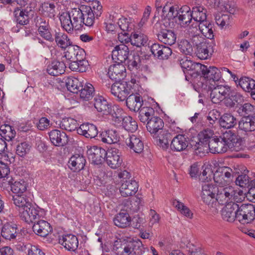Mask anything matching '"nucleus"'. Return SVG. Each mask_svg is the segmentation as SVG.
Wrapping results in <instances>:
<instances>
[{"instance_id":"obj_1","label":"nucleus","mask_w":255,"mask_h":255,"mask_svg":"<svg viewBox=\"0 0 255 255\" xmlns=\"http://www.w3.org/2000/svg\"><path fill=\"white\" fill-rule=\"evenodd\" d=\"M87 17L85 5L71 8L68 12H63L59 16L62 27L67 32L72 33L74 30H81L84 25L87 26Z\"/></svg>"},{"instance_id":"obj_2","label":"nucleus","mask_w":255,"mask_h":255,"mask_svg":"<svg viewBox=\"0 0 255 255\" xmlns=\"http://www.w3.org/2000/svg\"><path fill=\"white\" fill-rule=\"evenodd\" d=\"M234 134L231 132L224 133L223 137H214L208 143L210 151L213 153H223L228 149L238 150L241 147V141Z\"/></svg>"},{"instance_id":"obj_3","label":"nucleus","mask_w":255,"mask_h":255,"mask_svg":"<svg viewBox=\"0 0 255 255\" xmlns=\"http://www.w3.org/2000/svg\"><path fill=\"white\" fill-rule=\"evenodd\" d=\"M143 249L140 240L137 239L129 242L115 243L113 251L117 255H141Z\"/></svg>"},{"instance_id":"obj_4","label":"nucleus","mask_w":255,"mask_h":255,"mask_svg":"<svg viewBox=\"0 0 255 255\" xmlns=\"http://www.w3.org/2000/svg\"><path fill=\"white\" fill-rule=\"evenodd\" d=\"M255 219V207L252 204H243L236 213V220L241 224H251Z\"/></svg>"},{"instance_id":"obj_5","label":"nucleus","mask_w":255,"mask_h":255,"mask_svg":"<svg viewBox=\"0 0 255 255\" xmlns=\"http://www.w3.org/2000/svg\"><path fill=\"white\" fill-rule=\"evenodd\" d=\"M239 192L235 189L232 186H228L225 188H218L215 201L222 205L227 204L229 203L234 202L236 197L238 196Z\"/></svg>"},{"instance_id":"obj_6","label":"nucleus","mask_w":255,"mask_h":255,"mask_svg":"<svg viewBox=\"0 0 255 255\" xmlns=\"http://www.w3.org/2000/svg\"><path fill=\"white\" fill-rule=\"evenodd\" d=\"M234 172L230 167H219L214 174V180L216 185L221 187L228 185L232 181Z\"/></svg>"},{"instance_id":"obj_7","label":"nucleus","mask_w":255,"mask_h":255,"mask_svg":"<svg viewBox=\"0 0 255 255\" xmlns=\"http://www.w3.org/2000/svg\"><path fill=\"white\" fill-rule=\"evenodd\" d=\"M210 99L214 104L220 103L228 96H229L230 88L227 85H217L210 87Z\"/></svg>"},{"instance_id":"obj_8","label":"nucleus","mask_w":255,"mask_h":255,"mask_svg":"<svg viewBox=\"0 0 255 255\" xmlns=\"http://www.w3.org/2000/svg\"><path fill=\"white\" fill-rule=\"evenodd\" d=\"M180 65L184 72L191 75L192 77H196L201 74L202 69L204 70L205 65L199 63L193 62L187 59H181Z\"/></svg>"},{"instance_id":"obj_9","label":"nucleus","mask_w":255,"mask_h":255,"mask_svg":"<svg viewBox=\"0 0 255 255\" xmlns=\"http://www.w3.org/2000/svg\"><path fill=\"white\" fill-rule=\"evenodd\" d=\"M131 87L126 82H117L112 84L111 88L112 94L120 101H124L130 93Z\"/></svg>"},{"instance_id":"obj_10","label":"nucleus","mask_w":255,"mask_h":255,"mask_svg":"<svg viewBox=\"0 0 255 255\" xmlns=\"http://www.w3.org/2000/svg\"><path fill=\"white\" fill-rule=\"evenodd\" d=\"M87 12L86 19L87 26H91L93 25L95 18L100 16L102 13V6L99 1H93L92 7L85 6Z\"/></svg>"},{"instance_id":"obj_11","label":"nucleus","mask_w":255,"mask_h":255,"mask_svg":"<svg viewBox=\"0 0 255 255\" xmlns=\"http://www.w3.org/2000/svg\"><path fill=\"white\" fill-rule=\"evenodd\" d=\"M59 243L66 250L70 252H75L79 246L78 238L72 234H67L59 236Z\"/></svg>"},{"instance_id":"obj_12","label":"nucleus","mask_w":255,"mask_h":255,"mask_svg":"<svg viewBox=\"0 0 255 255\" xmlns=\"http://www.w3.org/2000/svg\"><path fill=\"white\" fill-rule=\"evenodd\" d=\"M105 158L106 163L112 169L118 168L123 162L120 150L115 148L109 149L106 151Z\"/></svg>"},{"instance_id":"obj_13","label":"nucleus","mask_w":255,"mask_h":255,"mask_svg":"<svg viewBox=\"0 0 255 255\" xmlns=\"http://www.w3.org/2000/svg\"><path fill=\"white\" fill-rule=\"evenodd\" d=\"M218 188L214 185L205 183L202 185L201 197L203 201L208 205L215 202V194Z\"/></svg>"},{"instance_id":"obj_14","label":"nucleus","mask_w":255,"mask_h":255,"mask_svg":"<svg viewBox=\"0 0 255 255\" xmlns=\"http://www.w3.org/2000/svg\"><path fill=\"white\" fill-rule=\"evenodd\" d=\"M19 216L22 220L27 223H34L41 218L39 211L33 207L31 204L25 210H20Z\"/></svg>"},{"instance_id":"obj_15","label":"nucleus","mask_w":255,"mask_h":255,"mask_svg":"<svg viewBox=\"0 0 255 255\" xmlns=\"http://www.w3.org/2000/svg\"><path fill=\"white\" fill-rule=\"evenodd\" d=\"M87 153L88 158L92 162L99 164L105 158L106 151L100 147L93 146L88 149Z\"/></svg>"},{"instance_id":"obj_16","label":"nucleus","mask_w":255,"mask_h":255,"mask_svg":"<svg viewBox=\"0 0 255 255\" xmlns=\"http://www.w3.org/2000/svg\"><path fill=\"white\" fill-rule=\"evenodd\" d=\"M138 188V184L135 180H125L121 184L120 192L123 197L131 196L137 192Z\"/></svg>"},{"instance_id":"obj_17","label":"nucleus","mask_w":255,"mask_h":255,"mask_svg":"<svg viewBox=\"0 0 255 255\" xmlns=\"http://www.w3.org/2000/svg\"><path fill=\"white\" fill-rule=\"evenodd\" d=\"M66 49L64 57L69 61H77L78 59L80 60L85 57L84 50L77 45L72 44Z\"/></svg>"},{"instance_id":"obj_18","label":"nucleus","mask_w":255,"mask_h":255,"mask_svg":"<svg viewBox=\"0 0 255 255\" xmlns=\"http://www.w3.org/2000/svg\"><path fill=\"white\" fill-rule=\"evenodd\" d=\"M108 74L111 79L120 81L126 76V68L121 63L115 64L109 67Z\"/></svg>"},{"instance_id":"obj_19","label":"nucleus","mask_w":255,"mask_h":255,"mask_svg":"<svg viewBox=\"0 0 255 255\" xmlns=\"http://www.w3.org/2000/svg\"><path fill=\"white\" fill-rule=\"evenodd\" d=\"M239 205L235 202L226 204L222 210V217L224 220L232 222L236 220V213L239 209Z\"/></svg>"},{"instance_id":"obj_20","label":"nucleus","mask_w":255,"mask_h":255,"mask_svg":"<svg viewBox=\"0 0 255 255\" xmlns=\"http://www.w3.org/2000/svg\"><path fill=\"white\" fill-rule=\"evenodd\" d=\"M50 140L55 146H63L68 142L69 138L65 132L58 129L51 130L49 133Z\"/></svg>"},{"instance_id":"obj_21","label":"nucleus","mask_w":255,"mask_h":255,"mask_svg":"<svg viewBox=\"0 0 255 255\" xmlns=\"http://www.w3.org/2000/svg\"><path fill=\"white\" fill-rule=\"evenodd\" d=\"M164 122L159 117H151L146 124L147 130L153 136H156L157 133L163 130Z\"/></svg>"},{"instance_id":"obj_22","label":"nucleus","mask_w":255,"mask_h":255,"mask_svg":"<svg viewBox=\"0 0 255 255\" xmlns=\"http://www.w3.org/2000/svg\"><path fill=\"white\" fill-rule=\"evenodd\" d=\"M32 229L36 234L42 237H46L52 231L50 224L40 219L34 222Z\"/></svg>"},{"instance_id":"obj_23","label":"nucleus","mask_w":255,"mask_h":255,"mask_svg":"<svg viewBox=\"0 0 255 255\" xmlns=\"http://www.w3.org/2000/svg\"><path fill=\"white\" fill-rule=\"evenodd\" d=\"M36 25L38 27V31L41 37L51 42L54 40L48 21L41 17L37 18Z\"/></svg>"},{"instance_id":"obj_24","label":"nucleus","mask_w":255,"mask_h":255,"mask_svg":"<svg viewBox=\"0 0 255 255\" xmlns=\"http://www.w3.org/2000/svg\"><path fill=\"white\" fill-rule=\"evenodd\" d=\"M112 58L118 63H123L128 58L129 56L128 47L125 44H120L115 47L112 51Z\"/></svg>"},{"instance_id":"obj_25","label":"nucleus","mask_w":255,"mask_h":255,"mask_svg":"<svg viewBox=\"0 0 255 255\" xmlns=\"http://www.w3.org/2000/svg\"><path fill=\"white\" fill-rule=\"evenodd\" d=\"M85 164V157L82 155L76 154L70 158L68 166L73 172H79L84 168Z\"/></svg>"},{"instance_id":"obj_26","label":"nucleus","mask_w":255,"mask_h":255,"mask_svg":"<svg viewBox=\"0 0 255 255\" xmlns=\"http://www.w3.org/2000/svg\"><path fill=\"white\" fill-rule=\"evenodd\" d=\"M125 142L126 145L132 150L135 153H140L143 150V143L141 139L135 135H128L126 138Z\"/></svg>"},{"instance_id":"obj_27","label":"nucleus","mask_w":255,"mask_h":255,"mask_svg":"<svg viewBox=\"0 0 255 255\" xmlns=\"http://www.w3.org/2000/svg\"><path fill=\"white\" fill-rule=\"evenodd\" d=\"M198 29L197 25L195 26L196 31H192L194 34H198L197 31H199L207 38L212 39L214 38L213 30V24L209 21L206 20L198 24Z\"/></svg>"},{"instance_id":"obj_28","label":"nucleus","mask_w":255,"mask_h":255,"mask_svg":"<svg viewBox=\"0 0 255 255\" xmlns=\"http://www.w3.org/2000/svg\"><path fill=\"white\" fill-rule=\"evenodd\" d=\"M188 145V140L184 135L178 134L171 140L170 148L173 151H181Z\"/></svg>"},{"instance_id":"obj_29","label":"nucleus","mask_w":255,"mask_h":255,"mask_svg":"<svg viewBox=\"0 0 255 255\" xmlns=\"http://www.w3.org/2000/svg\"><path fill=\"white\" fill-rule=\"evenodd\" d=\"M196 55L201 59H207L210 57L213 50L211 45H209L206 41L200 42L199 43H196Z\"/></svg>"},{"instance_id":"obj_30","label":"nucleus","mask_w":255,"mask_h":255,"mask_svg":"<svg viewBox=\"0 0 255 255\" xmlns=\"http://www.w3.org/2000/svg\"><path fill=\"white\" fill-rule=\"evenodd\" d=\"M201 74L209 81L218 82L221 78V71L216 67L209 66L207 67L205 65L204 70L201 71Z\"/></svg>"},{"instance_id":"obj_31","label":"nucleus","mask_w":255,"mask_h":255,"mask_svg":"<svg viewBox=\"0 0 255 255\" xmlns=\"http://www.w3.org/2000/svg\"><path fill=\"white\" fill-rule=\"evenodd\" d=\"M239 128L246 133L255 130V117H244L239 122Z\"/></svg>"},{"instance_id":"obj_32","label":"nucleus","mask_w":255,"mask_h":255,"mask_svg":"<svg viewBox=\"0 0 255 255\" xmlns=\"http://www.w3.org/2000/svg\"><path fill=\"white\" fill-rule=\"evenodd\" d=\"M126 98V105L130 111L137 112L140 110L143 100L139 94H132Z\"/></svg>"},{"instance_id":"obj_33","label":"nucleus","mask_w":255,"mask_h":255,"mask_svg":"<svg viewBox=\"0 0 255 255\" xmlns=\"http://www.w3.org/2000/svg\"><path fill=\"white\" fill-rule=\"evenodd\" d=\"M114 222L116 226L124 228L129 226L131 218L127 210H121L114 218Z\"/></svg>"},{"instance_id":"obj_34","label":"nucleus","mask_w":255,"mask_h":255,"mask_svg":"<svg viewBox=\"0 0 255 255\" xmlns=\"http://www.w3.org/2000/svg\"><path fill=\"white\" fill-rule=\"evenodd\" d=\"M78 133L84 135L87 138H94L98 134V129L96 126L89 123L82 124L77 129Z\"/></svg>"},{"instance_id":"obj_35","label":"nucleus","mask_w":255,"mask_h":255,"mask_svg":"<svg viewBox=\"0 0 255 255\" xmlns=\"http://www.w3.org/2000/svg\"><path fill=\"white\" fill-rule=\"evenodd\" d=\"M17 234V226L12 223L4 224L1 230V236L6 240H11L16 238Z\"/></svg>"},{"instance_id":"obj_36","label":"nucleus","mask_w":255,"mask_h":255,"mask_svg":"<svg viewBox=\"0 0 255 255\" xmlns=\"http://www.w3.org/2000/svg\"><path fill=\"white\" fill-rule=\"evenodd\" d=\"M100 138L103 142L108 144L117 143L120 139L118 132L112 129L103 131L100 134Z\"/></svg>"},{"instance_id":"obj_37","label":"nucleus","mask_w":255,"mask_h":255,"mask_svg":"<svg viewBox=\"0 0 255 255\" xmlns=\"http://www.w3.org/2000/svg\"><path fill=\"white\" fill-rule=\"evenodd\" d=\"M158 40L161 42L170 45L174 44L176 40V35L171 30H163L157 34Z\"/></svg>"},{"instance_id":"obj_38","label":"nucleus","mask_w":255,"mask_h":255,"mask_svg":"<svg viewBox=\"0 0 255 255\" xmlns=\"http://www.w3.org/2000/svg\"><path fill=\"white\" fill-rule=\"evenodd\" d=\"M66 65L63 62L53 61L48 65L47 68L48 73L57 76L63 74L65 71Z\"/></svg>"},{"instance_id":"obj_39","label":"nucleus","mask_w":255,"mask_h":255,"mask_svg":"<svg viewBox=\"0 0 255 255\" xmlns=\"http://www.w3.org/2000/svg\"><path fill=\"white\" fill-rule=\"evenodd\" d=\"M14 19L20 25H26L29 22V12L22 7H16L13 11Z\"/></svg>"},{"instance_id":"obj_40","label":"nucleus","mask_w":255,"mask_h":255,"mask_svg":"<svg viewBox=\"0 0 255 255\" xmlns=\"http://www.w3.org/2000/svg\"><path fill=\"white\" fill-rule=\"evenodd\" d=\"M53 39L55 40L57 46L62 49H66L72 44V42L67 34L63 32H56Z\"/></svg>"},{"instance_id":"obj_41","label":"nucleus","mask_w":255,"mask_h":255,"mask_svg":"<svg viewBox=\"0 0 255 255\" xmlns=\"http://www.w3.org/2000/svg\"><path fill=\"white\" fill-rule=\"evenodd\" d=\"M208 3L221 11H226L230 13L235 12L234 8L228 3V0H207Z\"/></svg>"},{"instance_id":"obj_42","label":"nucleus","mask_w":255,"mask_h":255,"mask_svg":"<svg viewBox=\"0 0 255 255\" xmlns=\"http://www.w3.org/2000/svg\"><path fill=\"white\" fill-rule=\"evenodd\" d=\"M94 106L99 112H102L104 115L110 114V107L107 100L102 96L96 97L94 99Z\"/></svg>"},{"instance_id":"obj_43","label":"nucleus","mask_w":255,"mask_h":255,"mask_svg":"<svg viewBox=\"0 0 255 255\" xmlns=\"http://www.w3.org/2000/svg\"><path fill=\"white\" fill-rule=\"evenodd\" d=\"M153 137L157 138L158 141V144L160 147L166 149L169 146V141L172 138V135L168 131L163 129L157 133L156 136Z\"/></svg>"},{"instance_id":"obj_44","label":"nucleus","mask_w":255,"mask_h":255,"mask_svg":"<svg viewBox=\"0 0 255 255\" xmlns=\"http://www.w3.org/2000/svg\"><path fill=\"white\" fill-rule=\"evenodd\" d=\"M13 204L18 208L19 212L23 211L31 204L28 197L22 194H15L12 196Z\"/></svg>"},{"instance_id":"obj_45","label":"nucleus","mask_w":255,"mask_h":255,"mask_svg":"<svg viewBox=\"0 0 255 255\" xmlns=\"http://www.w3.org/2000/svg\"><path fill=\"white\" fill-rule=\"evenodd\" d=\"M207 10L201 5L192 7V15L193 19L198 23L207 20Z\"/></svg>"},{"instance_id":"obj_46","label":"nucleus","mask_w":255,"mask_h":255,"mask_svg":"<svg viewBox=\"0 0 255 255\" xmlns=\"http://www.w3.org/2000/svg\"><path fill=\"white\" fill-rule=\"evenodd\" d=\"M178 15V6L166 4L162 8V17L168 20L173 19Z\"/></svg>"},{"instance_id":"obj_47","label":"nucleus","mask_w":255,"mask_h":255,"mask_svg":"<svg viewBox=\"0 0 255 255\" xmlns=\"http://www.w3.org/2000/svg\"><path fill=\"white\" fill-rule=\"evenodd\" d=\"M220 126L225 128H233L237 123L235 117L230 114H224L219 120Z\"/></svg>"},{"instance_id":"obj_48","label":"nucleus","mask_w":255,"mask_h":255,"mask_svg":"<svg viewBox=\"0 0 255 255\" xmlns=\"http://www.w3.org/2000/svg\"><path fill=\"white\" fill-rule=\"evenodd\" d=\"M67 89L72 93H78L80 89L83 87L81 82L74 77H68L65 81Z\"/></svg>"},{"instance_id":"obj_49","label":"nucleus","mask_w":255,"mask_h":255,"mask_svg":"<svg viewBox=\"0 0 255 255\" xmlns=\"http://www.w3.org/2000/svg\"><path fill=\"white\" fill-rule=\"evenodd\" d=\"M0 135L5 140H11L15 135V131L9 125H1L0 128Z\"/></svg>"},{"instance_id":"obj_50","label":"nucleus","mask_w":255,"mask_h":255,"mask_svg":"<svg viewBox=\"0 0 255 255\" xmlns=\"http://www.w3.org/2000/svg\"><path fill=\"white\" fill-rule=\"evenodd\" d=\"M117 23L118 28L122 31H131L134 27L133 20L130 18L122 17L119 19Z\"/></svg>"},{"instance_id":"obj_51","label":"nucleus","mask_w":255,"mask_h":255,"mask_svg":"<svg viewBox=\"0 0 255 255\" xmlns=\"http://www.w3.org/2000/svg\"><path fill=\"white\" fill-rule=\"evenodd\" d=\"M78 126L77 121L71 118H63L60 124L61 128L69 131L75 130Z\"/></svg>"},{"instance_id":"obj_52","label":"nucleus","mask_w":255,"mask_h":255,"mask_svg":"<svg viewBox=\"0 0 255 255\" xmlns=\"http://www.w3.org/2000/svg\"><path fill=\"white\" fill-rule=\"evenodd\" d=\"M216 23L221 28H223L229 26L231 23L232 16L229 14L218 13L215 16Z\"/></svg>"},{"instance_id":"obj_53","label":"nucleus","mask_w":255,"mask_h":255,"mask_svg":"<svg viewBox=\"0 0 255 255\" xmlns=\"http://www.w3.org/2000/svg\"><path fill=\"white\" fill-rule=\"evenodd\" d=\"M122 126L126 130L131 132L136 131L138 128L136 122L130 116L123 119Z\"/></svg>"},{"instance_id":"obj_54","label":"nucleus","mask_w":255,"mask_h":255,"mask_svg":"<svg viewBox=\"0 0 255 255\" xmlns=\"http://www.w3.org/2000/svg\"><path fill=\"white\" fill-rule=\"evenodd\" d=\"M239 85L244 91L249 93L255 86V81L252 78L244 77L239 80Z\"/></svg>"},{"instance_id":"obj_55","label":"nucleus","mask_w":255,"mask_h":255,"mask_svg":"<svg viewBox=\"0 0 255 255\" xmlns=\"http://www.w3.org/2000/svg\"><path fill=\"white\" fill-rule=\"evenodd\" d=\"M80 96L84 100H89L94 95V88L93 85L90 83L86 84L84 87L80 89Z\"/></svg>"},{"instance_id":"obj_56","label":"nucleus","mask_w":255,"mask_h":255,"mask_svg":"<svg viewBox=\"0 0 255 255\" xmlns=\"http://www.w3.org/2000/svg\"><path fill=\"white\" fill-rule=\"evenodd\" d=\"M55 7L53 3L44 2L41 4L39 11L44 16L52 17L55 15Z\"/></svg>"},{"instance_id":"obj_57","label":"nucleus","mask_w":255,"mask_h":255,"mask_svg":"<svg viewBox=\"0 0 255 255\" xmlns=\"http://www.w3.org/2000/svg\"><path fill=\"white\" fill-rule=\"evenodd\" d=\"M131 44L136 47H140L146 43L147 36L141 33H134L131 35Z\"/></svg>"},{"instance_id":"obj_58","label":"nucleus","mask_w":255,"mask_h":255,"mask_svg":"<svg viewBox=\"0 0 255 255\" xmlns=\"http://www.w3.org/2000/svg\"><path fill=\"white\" fill-rule=\"evenodd\" d=\"M178 48L181 53L185 55H191L193 52L192 45L186 39H182L179 42Z\"/></svg>"},{"instance_id":"obj_59","label":"nucleus","mask_w":255,"mask_h":255,"mask_svg":"<svg viewBox=\"0 0 255 255\" xmlns=\"http://www.w3.org/2000/svg\"><path fill=\"white\" fill-rule=\"evenodd\" d=\"M27 189L26 183L23 180L15 181L11 185V190L15 194H21Z\"/></svg>"},{"instance_id":"obj_60","label":"nucleus","mask_w":255,"mask_h":255,"mask_svg":"<svg viewBox=\"0 0 255 255\" xmlns=\"http://www.w3.org/2000/svg\"><path fill=\"white\" fill-rule=\"evenodd\" d=\"M213 134L214 131L212 129H205L198 134L199 140L201 143H206L208 144L209 141L214 137Z\"/></svg>"},{"instance_id":"obj_61","label":"nucleus","mask_w":255,"mask_h":255,"mask_svg":"<svg viewBox=\"0 0 255 255\" xmlns=\"http://www.w3.org/2000/svg\"><path fill=\"white\" fill-rule=\"evenodd\" d=\"M238 112L244 117H246L247 115L251 116V115L255 113V106L250 103H245L239 108Z\"/></svg>"},{"instance_id":"obj_62","label":"nucleus","mask_w":255,"mask_h":255,"mask_svg":"<svg viewBox=\"0 0 255 255\" xmlns=\"http://www.w3.org/2000/svg\"><path fill=\"white\" fill-rule=\"evenodd\" d=\"M30 145L26 142H22L17 145L16 154L21 157H24L28 154L30 149Z\"/></svg>"},{"instance_id":"obj_63","label":"nucleus","mask_w":255,"mask_h":255,"mask_svg":"<svg viewBox=\"0 0 255 255\" xmlns=\"http://www.w3.org/2000/svg\"><path fill=\"white\" fill-rule=\"evenodd\" d=\"M174 204L177 210L180 211L182 214L190 219L192 218L193 213L187 207L184 205L183 203L176 201L174 203Z\"/></svg>"},{"instance_id":"obj_64","label":"nucleus","mask_w":255,"mask_h":255,"mask_svg":"<svg viewBox=\"0 0 255 255\" xmlns=\"http://www.w3.org/2000/svg\"><path fill=\"white\" fill-rule=\"evenodd\" d=\"M220 118V113L218 110L213 109L208 113L207 119L210 125H213Z\"/></svg>"}]
</instances>
